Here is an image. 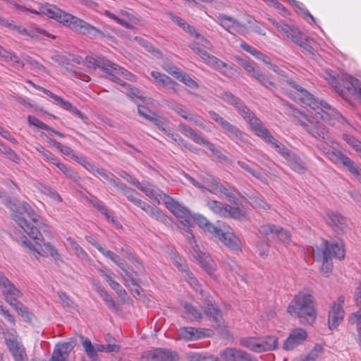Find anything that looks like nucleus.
I'll use <instances>...</instances> for the list:
<instances>
[{
    "instance_id": "26",
    "label": "nucleus",
    "mask_w": 361,
    "mask_h": 361,
    "mask_svg": "<svg viewBox=\"0 0 361 361\" xmlns=\"http://www.w3.org/2000/svg\"><path fill=\"white\" fill-rule=\"evenodd\" d=\"M227 135L235 142L248 141V135L240 130L237 126L229 123L228 121L221 127Z\"/></svg>"
},
{
    "instance_id": "1",
    "label": "nucleus",
    "mask_w": 361,
    "mask_h": 361,
    "mask_svg": "<svg viewBox=\"0 0 361 361\" xmlns=\"http://www.w3.org/2000/svg\"><path fill=\"white\" fill-rule=\"evenodd\" d=\"M288 83L293 88L290 93V97L305 108L309 107L312 112L305 114L297 109L290 107V110L287 113L295 117L299 124L312 136L317 138H324L326 128L319 118L331 126L336 125V122L343 123L345 121L336 109L326 102L317 99L293 80L288 81Z\"/></svg>"
},
{
    "instance_id": "5",
    "label": "nucleus",
    "mask_w": 361,
    "mask_h": 361,
    "mask_svg": "<svg viewBox=\"0 0 361 361\" xmlns=\"http://www.w3.org/2000/svg\"><path fill=\"white\" fill-rule=\"evenodd\" d=\"M312 256L315 260L322 261V271L328 275L332 269V257L342 259L345 257L343 243L340 239L324 240L321 247L312 248Z\"/></svg>"
},
{
    "instance_id": "49",
    "label": "nucleus",
    "mask_w": 361,
    "mask_h": 361,
    "mask_svg": "<svg viewBox=\"0 0 361 361\" xmlns=\"http://www.w3.org/2000/svg\"><path fill=\"white\" fill-rule=\"evenodd\" d=\"M54 165L68 178L76 180L78 174L70 167L61 162H53Z\"/></svg>"
},
{
    "instance_id": "14",
    "label": "nucleus",
    "mask_w": 361,
    "mask_h": 361,
    "mask_svg": "<svg viewBox=\"0 0 361 361\" xmlns=\"http://www.w3.org/2000/svg\"><path fill=\"white\" fill-rule=\"evenodd\" d=\"M118 175L132 185L136 187L146 195L149 198L157 199L159 188L148 181L140 182L136 178L128 174L126 171H121Z\"/></svg>"
},
{
    "instance_id": "10",
    "label": "nucleus",
    "mask_w": 361,
    "mask_h": 361,
    "mask_svg": "<svg viewBox=\"0 0 361 361\" xmlns=\"http://www.w3.org/2000/svg\"><path fill=\"white\" fill-rule=\"evenodd\" d=\"M183 234L190 245L189 249L191 256L209 275H212L216 269L214 260L209 254L202 251L201 248L197 245L194 235L189 228L185 230Z\"/></svg>"
},
{
    "instance_id": "13",
    "label": "nucleus",
    "mask_w": 361,
    "mask_h": 361,
    "mask_svg": "<svg viewBox=\"0 0 361 361\" xmlns=\"http://www.w3.org/2000/svg\"><path fill=\"white\" fill-rule=\"evenodd\" d=\"M204 312L218 327L223 323L221 311L219 309L212 297L206 291L201 290V298Z\"/></svg>"
},
{
    "instance_id": "39",
    "label": "nucleus",
    "mask_w": 361,
    "mask_h": 361,
    "mask_svg": "<svg viewBox=\"0 0 361 361\" xmlns=\"http://www.w3.org/2000/svg\"><path fill=\"white\" fill-rule=\"evenodd\" d=\"M327 223L331 226L338 228L343 230V218L338 212H330L327 214Z\"/></svg>"
},
{
    "instance_id": "37",
    "label": "nucleus",
    "mask_w": 361,
    "mask_h": 361,
    "mask_svg": "<svg viewBox=\"0 0 361 361\" xmlns=\"http://www.w3.org/2000/svg\"><path fill=\"white\" fill-rule=\"evenodd\" d=\"M208 208L214 214L222 217L226 216V204L216 200H209L207 203Z\"/></svg>"
},
{
    "instance_id": "53",
    "label": "nucleus",
    "mask_w": 361,
    "mask_h": 361,
    "mask_svg": "<svg viewBox=\"0 0 361 361\" xmlns=\"http://www.w3.org/2000/svg\"><path fill=\"white\" fill-rule=\"evenodd\" d=\"M177 79L190 88L197 89L199 87L197 82L185 73L181 72L180 76Z\"/></svg>"
},
{
    "instance_id": "12",
    "label": "nucleus",
    "mask_w": 361,
    "mask_h": 361,
    "mask_svg": "<svg viewBox=\"0 0 361 361\" xmlns=\"http://www.w3.org/2000/svg\"><path fill=\"white\" fill-rule=\"evenodd\" d=\"M138 195L139 193H137L134 189L130 188L126 194L125 197L129 202L145 212L150 217L164 224H168L169 223L170 219L159 208L149 205L146 202L140 199Z\"/></svg>"
},
{
    "instance_id": "45",
    "label": "nucleus",
    "mask_w": 361,
    "mask_h": 361,
    "mask_svg": "<svg viewBox=\"0 0 361 361\" xmlns=\"http://www.w3.org/2000/svg\"><path fill=\"white\" fill-rule=\"evenodd\" d=\"M24 59L26 63L30 66V68L32 70L35 71L36 73H47L46 67H44L42 64L39 63L38 61L33 59L32 57L26 56H25Z\"/></svg>"
},
{
    "instance_id": "55",
    "label": "nucleus",
    "mask_w": 361,
    "mask_h": 361,
    "mask_svg": "<svg viewBox=\"0 0 361 361\" xmlns=\"http://www.w3.org/2000/svg\"><path fill=\"white\" fill-rule=\"evenodd\" d=\"M150 74L160 85L164 87H167V82L169 81L170 77L156 71H152Z\"/></svg>"
},
{
    "instance_id": "43",
    "label": "nucleus",
    "mask_w": 361,
    "mask_h": 361,
    "mask_svg": "<svg viewBox=\"0 0 361 361\" xmlns=\"http://www.w3.org/2000/svg\"><path fill=\"white\" fill-rule=\"evenodd\" d=\"M238 63L245 70L247 73L250 74V75L253 78L259 71L255 66V62L252 61L241 59L238 60Z\"/></svg>"
},
{
    "instance_id": "48",
    "label": "nucleus",
    "mask_w": 361,
    "mask_h": 361,
    "mask_svg": "<svg viewBox=\"0 0 361 361\" xmlns=\"http://www.w3.org/2000/svg\"><path fill=\"white\" fill-rule=\"evenodd\" d=\"M59 104L64 109L69 111L73 114L81 118L82 119H85V120L87 119V118L84 117L82 112L79 109H78L76 107L73 106L70 102L66 101L62 98L61 102H60L59 103Z\"/></svg>"
},
{
    "instance_id": "57",
    "label": "nucleus",
    "mask_w": 361,
    "mask_h": 361,
    "mask_svg": "<svg viewBox=\"0 0 361 361\" xmlns=\"http://www.w3.org/2000/svg\"><path fill=\"white\" fill-rule=\"evenodd\" d=\"M207 63L209 64L212 68L216 69L219 71H220V70L222 69L223 67H225V62L222 61L221 60L219 59L217 57L213 55L209 57Z\"/></svg>"
},
{
    "instance_id": "62",
    "label": "nucleus",
    "mask_w": 361,
    "mask_h": 361,
    "mask_svg": "<svg viewBox=\"0 0 361 361\" xmlns=\"http://www.w3.org/2000/svg\"><path fill=\"white\" fill-rule=\"evenodd\" d=\"M226 217H231L233 219H239L242 215L239 208L232 207L229 204H226Z\"/></svg>"
},
{
    "instance_id": "56",
    "label": "nucleus",
    "mask_w": 361,
    "mask_h": 361,
    "mask_svg": "<svg viewBox=\"0 0 361 361\" xmlns=\"http://www.w3.org/2000/svg\"><path fill=\"white\" fill-rule=\"evenodd\" d=\"M238 165L241 168L243 169V170H245V171H247L248 173L251 174L253 177L257 178V179H261L262 178V174L260 172L255 170L254 169H252L248 164H247L246 162L245 161H238L237 162Z\"/></svg>"
},
{
    "instance_id": "60",
    "label": "nucleus",
    "mask_w": 361,
    "mask_h": 361,
    "mask_svg": "<svg viewBox=\"0 0 361 361\" xmlns=\"http://www.w3.org/2000/svg\"><path fill=\"white\" fill-rule=\"evenodd\" d=\"M0 149L7 155V157L12 161L17 162L19 159L18 156L16 154V152L11 149L10 147L1 144L0 145Z\"/></svg>"
},
{
    "instance_id": "4",
    "label": "nucleus",
    "mask_w": 361,
    "mask_h": 361,
    "mask_svg": "<svg viewBox=\"0 0 361 361\" xmlns=\"http://www.w3.org/2000/svg\"><path fill=\"white\" fill-rule=\"evenodd\" d=\"M287 310L302 324L311 325L316 321L315 302L310 294L298 293L289 303Z\"/></svg>"
},
{
    "instance_id": "40",
    "label": "nucleus",
    "mask_w": 361,
    "mask_h": 361,
    "mask_svg": "<svg viewBox=\"0 0 361 361\" xmlns=\"http://www.w3.org/2000/svg\"><path fill=\"white\" fill-rule=\"evenodd\" d=\"M183 275L188 283L197 292H200L201 294L200 285L197 279L194 276L193 274L190 272L188 269H182Z\"/></svg>"
},
{
    "instance_id": "38",
    "label": "nucleus",
    "mask_w": 361,
    "mask_h": 361,
    "mask_svg": "<svg viewBox=\"0 0 361 361\" xmlns=\"http://www.w3.org/2000/svg\"><path fill=\"white\" fill-rule=\"evenodd\" d=\"M240 349L227 348L224 350L221 355L226 361H240Z\"/></svg>"
},
{
    "instance_id": "19",
    "label": "nucleus",
    "mask_w": 361,
    "mask_h": 361,
    "mask_svg": "<svg viewBox=\"0 0 361 361\" xmlns=\"http://www.w3.org/2000/svg\"><path fill=\"white\" fill-rule=\"evenodd\" d=\"M92 174L94 176H97V174L106 180L109 184L114 186L118 191L122 192V194L125 196L128 191L130 189V188L128 187L126 184L122 183L119 178L116 177L111 173H107L103 169H99L92 166Z\"/></svg>"
},
{
    "instance_id": "54",
    "label": "nucleus",
    "mask_w": 361,
    "mask_h": 361,
    "mask_svg": "<svg viewBox=\"0 0 361 361\" xmlns=\"http://www.w3.org/2000/svg\"><path fill=\"white\" fill-rule=\"evenodd\" d=\"M254 78L257 80L260 84H262L266 88H269L271 86H274V84L272 81H271L269 78L262 73L260 71L256 73Z\"/></svg>"
},
{
    "instance_id": "24",
    "label": "nucleus",
    "mask_w": 361,
    "mask_h": 361,
    "mask_svg": "<svg viewBox=\"0 0 361 361\" xmlns=\"http://www.w3.org/2000/svg\"><path fill=\"white\" fill-rule=\"evenodd\" d=\"M61 23L66 26L81 33L85 34L89 32V24L87 23L70 13H66L62 16Z\"/></svg>"
},
{
    "instance_id": "31",
    "label": "nucleus",
    "mask_w": 361,
    "mask_h": 361,
    "mask_svg": "<svg viewBox=\"0 0 361 361\" xmlns=\"http://www.w3.org/2000/svg\"><path fill=\"white\" fill-rule=\"evenodd\" d=\"M178 128L184 135L191 138L195 142L202 145L209 144V142L201 135L197 133L192 128L185 123H180L178 125Z\"/></svg>"
},
{
    "instance_id": "16",
    "label": "nucleus",
    "mask_w": 361,
    "mask_h": 361,
    "mask_svg": "<svg viewBox=\"0 0 361 361\" xmlns=\"http://www.w3.org/2000/svg\"><path fill=\"white\" fill-rule=\"evenodd\" d=\"M5 343L14 361H28V357L23 343L18 340L16 332L10 337H5Z\"/></svg>"
},
{
    "instance_id": "20",
    "label": "nucleus",
    "mask_w": 361,
    "mask_h": 361,
    "mask_svg": "<svg viewBox=\"0 0 361 361\" xmlns=\"http://www.w3.org/2000/svg\"><path fill=\"white\" fill-rule=\"evenodd\" d=\"M142 357L148 361H176L178 354L165 348H156L145 352Z\"/></svg>"
},
{
    "instance_id": "11",
    "label": "nucleus",
    "mask_w": 361,
    "mask_h": 361,
    "mask_svg": "<svg viewBox=\"0 0 361 361\" xmlns=\"http://www.w3.org/2000/svg\"><path fill=\"white\" fill-rule=\"evenodd\" d=\"M152 200L154 201L158 204L163 203L184 226L188 227L191 226L192 215L190 211L178 204L166 193L163 192L160 189L157 199H152Z\"/></svg>"
},
{
    "instance_id": "51",
    "label": "nucleus",
    "mask_w": 361,
    "mask_h": 361,
    "mask_svg": "<svg viewBox=\"0 0 361 361\" xmlns=\"http://www.w3.org/2000/svg\"><path fill=\"white\" fill-rule=\"evenodd\" d=\"M157 128L164 133L170 128L166 119L159 116H152L150 121Z\"/></svg>"
},
{
    "instance_id": "46",
    "label": "nucleus",
    "mask_w": 361,
    "mask_h": 361,
    "mask_svg": "<svg viewBox=\"0 0 361 361\" xmlns=\"http://www.w3.org/2000/svg\"><path fill=\"white\" fill-rule=\"evenodd\" d=\"M120 274H121L122 279H123V281H125V285L126 286H130L131 285V286H137V288H139L136 280L133 276L132 273H130L129 271H128L127 269H125L122 270L120 272ZM135 292L137 294H140L138 288L135 289Z\"/></svg>"
},
{
    "instance_id": "15",
    "label": "nucleus",
    "mask_w": 361,
    "mask_h": 361,
    "mask_svg": "<svg viewBox=\"0 0 361 361\" xmlns=\"http://www.w3.org/2000/svg\"><path fill=\"white\" fill-rule=\"evenodd\" d=\"M269 20L282 35L290 39L300 47H305L306 45V36L300 32L295 26L279 23L273 19H269Z\"/></svg>"
},
{
    "instance_id": "52",
    "label": "nucleus",
    "mask_w": 361,
    "mask_h": 361,
    "mask_svg": "<svg viewBox=\"0 0 361 361\" xmlns=\"http://www.w3.org/2000/svg\"><path fill=\"white\" fill-rule=\"evenodd\" d=\"M323 347L317 344L302 361H316V359L323 353Z\"/></svg>"
},
{
    "instance_id": "2",
    "label": "nucleus",
    "mask_w": 361,
    "mask_h": 361,
    "mask_svg": "<svg viewBox=\"0 0 361 361\" xmlns=\"http://www.w3.org/2000/svg\"><path fill=\"white\" fill-rule=\"evenodd\" d=\"M13 219L23 231L35 240L37 246H34L31 241L24 237L21 240V245L24 247L35 255L36 257L37 255L44 257L49 255L55 260L60 259L57 250L50 243H44L40 230L46 232L48 227L27 202H18L17 212L13 214Z\"/></svg>"
},
{
    "instance_id": "3",
    "label": "nucleus",
    "mask_w": 361,
    "mask_h": 361,
    "mask_svg": "<svg viewBox=\"0 0 361 361\" xmlns=\"http://www.w3.org/2000/svg\"><path fill=\"white\" fill-rule=\"evenodd\" d=\"M101 69L107 74V78L111 81L120 85L126 89L130 90V93L135 97H140L139 91L137 88L133 87L129 84L123 82L118 75H122L127 80L135 81L136 77L126 68L118 64L111 63L101 56H92V69Z\"/></svg>"
},
{
    "instance_id": "25",
    "label": "nucleus",
    "mask_w": 361,
    "mask_h": 361,
    "mask_svg": "<svg viewBox=\"0 0 361 361\" xmlns=\"http://www.w3.org/2000/svg\"><path fill=\"white\" fill-rule=\"evenodd\" d=\"M178 336L180 338L186 341H196L209 336V334L201 328H195L192 326L181 327L178 330Z\"/></svg>"
},
{
    "instance_id": "36",
    "label": "nucleus",
    "mask_w": 361,
    "mask_h": 361,
    "mask_svg": "<svg viewBox=\"0 0 361 361\" xmlns=\"http://www.w3.org/2000/svg\"><path fill=\"white\" fill-rule=\"evenodd\" d=\"M203 181L204 185H203L204 188L202 190H206L212 194L217 195V188L221 183L219 178L207 175L204 178Z\"/></svg>"
},
{
    "instance_id": "23",
    "label": "nucleus",
    "mask_w": 361,
    "mask_h": 361,
    "mask_svg": "<svg viewBox=\"0 0 361 361\" xmlns=\"http://www.w3.org/2000/svg\"><path fill=\"white\" fill-rule=\"evenodd\" d=\"M74 346L73 341L57 343L55 345L50 361H66Z\"/></svg>"
},
{
    "instance_id": "33",
    "label": "nucleus",
    "mask_w": 361,
    "mask_h": 361,
    "mask_svg": "<svg viewBox=\"0 0 361 361\" xmlns=\"http://www.w3.org/2000/svg\"><path fill=\"white\" fill-rule=\"evenodd\" d=\"M41 13L47 15L51 18L57 20L60 23L62 21V16L66 14V12L62 11L56 6L51 4H46L42 6L41 8Z\"/></svg>"
},
{
    "instance_id": "58",
    "label": "nucleus",
    "mask_w": 361,
    "mask_h": 361,
    "mask_svg": "<svg viewBox=\"0 0 361 361\" xmlns=\"http://www.w3.org/2000/svg\"><path fill=\"white\" fill-rule=\"evenodd\" d=\"M105 15L114 20L116 23H118V24H120L121 25L128 28V29H132L134 27L130 25L129 23H128L127 21L117 17L116 15H114V13H112L111 12L109 11H105L104 12Z\"/></svg>"
},
{
    "instance_id": "32",
    "label": "nucleus",
    "mask_w": 361,
    "mask_h": 361,
    "mask_svg": "<svg viewBox=\"0 0 361 361\" xmlns=\"http://www.w3.org/2000/svg\"><path fill=\"white\" fill-rule=\"evenodd\" d=\"M239 343L242 347H244L250 351L256 353H260L259 337H242L239 340Z\"/></svg>"
},
{
    "instance_id": "34",
    "label": "nucleus",
    "mask_w": 361,
    "mask_h": 361,
    "mask_svg": "<svg viewBox=\"0 0 361 361\" xmlns=\"http://www.w3.org/2000/svg\"><path fill=\"white\" fill-rule=\"evenodd\" d=\"M240 47L247 53L255 56L257 59L262 61L265 65L269 64L270 59L267 56L264 55L262 52L258 51L254 47L250 46L245 42L240 43Z\"/></svg>"
},
{
    "instance_id": "61",
    "label": "nucleus",
    "mask_w": 361,
    "mask_h": 361,
    "mask_svg": "<svg viewBox=\"0 0 361 361\" xmlns=\"http://www.w3.org/2000/svg\"><path fill=\"white\" fill-rule=\"evenodd\" d=\"M184 119L199 127L203 126V122L202 118L199 116L194 114L192 113L188 112L184 117Z\"/></svg>"
},
{
    "instance_id": "18",
    "label": "nucleus",
    "mask_w": 361,
    "mask_h": 361,
    "mask_svg": "<svg viewBox=\"0 0 361 361\" xmlns=\"http://www.w3.org/2000/svg\"><path fill=\"white\" fill-rule=\"evenodd\" d=\"M219 24L231 34H239L245 36L249 29L232 17L221 15L218 18Z\"/></svg>"
},
{
    "instance_id": "50",
    "label": "nucleus",
    "mask_w": 361,
    "mask_h": 361,
    "mask_svg": "<svg viewBox=\"0 0 361 361\" xmlns=\"http://www.w3.org/2000/svg\"><path fill=\"white\" fill-rule=\"evenodd\" d=\"M135 40L137 41L142 47H145L147 51L152 53L154 55L159 56L161 54L159 50L156 49L147 40L140 37H135Z\"/></svg>"
},
{
    "instance_id": "41",
    "label": "nucleus",
    "mask_w": 361,
    "mask_h": 361,
    "mask_svg": "<svg viewBox=\"0 0 361 361\" xmlns=\"http://www.w3.org/2000/svg\"><path fill=\"white\" fill-rule=\"evenodd\" d=\"M189 47L198 54L206 63L208 61L209 57L212 56L207 52L206 48L203 45L197 42H194L190 43L189 44Z\"/></svg>"
},
{
    "instance_id": "59",
    "label": "nucleus",
    "mask_w": 361,
    "mask_h": 361,
    "mask_svg": "<svg viewBox=\"0 0 361 361\" xmlns=\"http://www.w3.org/2000/svg\"><path fill=\"white\" fill-rule=\"evenodd\" d=\"M27 122L30 125H33L40 129H49V126L41 121L37 117L29 115L27 116Z\"/></svg>"
},
{
    "instance_id": "29",
    "label": "nucleus",
    "mask_w": 361,
    "mask_h": 361,
    "mask_svg": "<svg viewBox=\"0 0 361 361\" xmlns=\"http://www.w3.org/2000/svg\"><path fill=\"white\" fill-rule=\"evenodd\" d=\"M278 226L271 224L261 225L258 229L259 237L269 243L276 240Z\"/></svg>"
},
{
    "instance_id": "21",
    "label": "nucleus",
    "mask_w": 361,
    "mask_h": 361,
    "mask_svg": "<svg viewBox=\"0 0 361 361\" xmlns=\"http://www.w3.org/2000/svg\"><path fill=\"white\" fill-rule=\"evenodd\" d=\"M307 331L300 327L293 329L283 344V349L291 350L302 345L307 339Z\"/></svg>"
},
{
    "instance_id": "9",
    "label": "nucleus",
    "mask_w": 361,
    "mask_h": 361,
    "mask_svg": "<svg viewBox=\"0 0 361 361\" xmlns=\"http://www.w3.org/2000/svg\"><path fill=\"white\" fill-rule=\"evenodd\" d=\"M325 79L341 96L345 97L347 92H352L361 98V82L348 74L338 78L332 71H326Z\"/></svg>"
},
{
    "instance_id": "44",
    "label": "nucleus",
    "mask_w": 361,
    "mask_h": 361,
    "mask_svg": "<svg viewBox=\"0 0 361 361\" xmlns=\"http://www.w3.org/2000/svg\"><path fill=\"white\" fill-rule=\"evenodd\" d=\"M0 56L4 57L6 61L11 62L13 65L21 68L24 67L25 66V63L20 60L18 56L12 52L5 50L4 49H3V51L1 53Z\"/></svg>"
},
{
    "instance_id": "64",
    "label": "nucleus",
    "mask_w": 361,
    "mask_h": 361,
    "mask_svg": "<svg viewBox=\"0 0 361 361\" xmlns=\"http://www.w3.org/2000/svg\"><path fill=\"white\" fill-rule=\"evenodd\" d=\"M111 288L116 293L118 296L122 299L125 300L127 296L126 291L122 288L120 283L118 282L112 283L111 284Z\"/></svg>"
},
{
    "instance_id": "47",
    "label": "nucleus",
    "mask_w": 361,
    "mask_h": 361,
    "mask_svg": "<svg viewBox=\"0 0 361 361\" xmlns=\"http://www.w3.org/2000/svg\"><path fill=\"white\" fill-rule=\"evenodd\" d=\"M100 297L105 301L106 304L110 307H116V304L112 297L108 293L106 289L100 286H98L96 289Z\"/></svg>"
},
{
    "instance_id": "35",
    "label": "nucleus",
    "mask_w": 361,
    "mask_h": 361,
    "mask_svg": "<svg viewBox=\"0 0 361 361\" xmlns=\"http://www.w3.org/2000/svg\"><path fill=\"white\" fill-rule=\"evenodd\" d=\"M92 206L96 208L98 211H99L103 215L106 216V218L109 221H111L116 225L118 224V221L115 220L114 216H112L111 212L109 211L105 204L102 201L99 200L94 197L92 196Z\"/></svg>"
},
{
    "instance_id": "63",
    "label": "nucleus",
    "mask_w": 361,
    "mask_h": 361,
    "mask_svg": "<svg viewBox=\"0 0 361 361\" xmlns=\"http://www.w3.org/2000/svg\"><path fill=\"white\" fill-rule=\"evenodd\" d=\"M349 321L350 324H355L356 328L361 327V307H358L357 311L352 313Z\"/></svg>"
},
{
    "instance_id": "30",
    "label": "nucleus",
    "mask_w": 361,
    "mask_h": 361,
    "mask_svg": "<svg viewBox=\"0 0 361 361\" xmlns=\"http://www.w3.org/2000/svg\"><path fill=\"white\" fill-rule=\"evenodd\" d=\"M259 340L260 353L274 350L279 345V338L276 336L259 337Z\"/></svg>"
},
{
    "instance_id": "42",
    "label": "nucleus",
    "mask_w": 361,
    "mask_h": 361,
    "mask_svg": "<svg viewBox=\"0 0 361 361\" xmlns=\"http://www.w3.org/2000/svg\"><path fill=\"white\" fill-rule=\"evenodd\" d=\"M276 240H279L283 245H288L291 241V234L289 231L279 226L276 235Z\"/></svg>"
},
{
    "instance_id": "17",
    "label": "nucleus",
    "mask_w": 361,
    "mask_h": 361,
    "mask_svg": "<svg viewBox=\"0 0 361 361\" xmlns=\"http://www.w3.org/2000/svg\"><path fill=\"white\" fill-rule=\"evenodd\" d=\"M344 302V297L341 295L336 302H334L330 306L328 323L331 330L336 329L343 319L344 310L342 305Z\"/></svg>"
},
{
    "instance_id": "22",
    "label": "nucleus",
    "mask_w": 361,
    "mask_h": 361,
    "mask_svg": "<svg viewBox=\"0 0 361 361\" xmlns=\"http://www.w3.org/2000/svg\"><path fill=\"white\" fill-rule=\"evenodd\" d=\"M328 157L334 162H341L348 170L355 176L361 169L348 156L341 152H333L328 150L326 152Z\"/></svg>"
},
{
    "instance_id": "28",
    "label": "nucleus",
    "mask_w": 361,
    "mask_h": 361,
    "mask_svg": "<svg viewBox=\"0 0 361 361\" xmlns=\"http://www.w3.org/2000/svg\"><path fill=\"white\" fill-rule=\"evenodd\" d=\"M183 317L190 322H200L203 318L202 310L191 303L185 302L183 305Z\"/></svg>"
},
{
    "instance_id": "27",
    "label": "nucleus",
    "mask_w": 361,
    "mask_h": 361,
    "mask_svg": "<svg viewBox=\"0 0 361 361\" xmlns=\"http://www.w3.org/2000/svg\"><path fill=\"white\" fill-rule=\"evenodd\" d=\"M0 288L1 289L2 295L7 302L13 301V299H18L23 296L22 292L11 281L0 287Z\"/></svg>"
},
{
    "instance_id": "7",
    "label": "nucleus",
    "mask_w": 361,
    "mask_h": 361,
    "mask_svg": "<svg viewBox=\"0 0 361 361\" xmlns=\"http://www.w3.org/2000/svg\"><path fill=\"white\" fill-rule=\"evenodd\" d=\"M258 137L279 154L293 171L298 173H304L306 171L305 162L294 152L275 138L267 128L264 130Z\"/></svg>"
},
{
    "instance_id": "6",
    "label": "nucleus",
    "mask_w": 361,
    "mask_h": 361,
    "mask_svg": "<svg viewBox=\"0 0 361 361\" xmlns=\"http://www.w3.org/2000/svg\"><path fill=\"white\" fill-rule=\"evenodd\" d=\"M192 219L200 227L217 237L230 250L235 252L240 250V240L234 235L232 228L229 226L219 224L218 226H216L201 214H195L192 216Z\"/></svg>"
},
{
    "instance_id": "8",
    "label": "nucleus",
    "mask_w": 361,
    "mask_h": 361,
    "mask_svg": "<svg viewBox=\"0 0 361 361\" xmlns=\"http://www.w3.org/2000/svg\"><path fill=\"white\" fill-rule=\"evenodd\" d=\"M221 98L227 104L235 107L238 114L248 124L250 130L255 135L259 136L267 128L263 122L257 117L256 114L239 97L235 96L231 92H223Z\"/></svg>"
}]
</instances>
